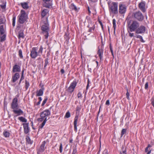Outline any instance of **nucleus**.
Returning a JSON list of instances; mask_svg holds the SVG:
<instances>
[{"label":"nucleus","mask_w":154,"mask_h":154,"mask_svg":"<svg viewBox=\"0 0 154 154\" xmlns=\"http://www.w3.org/2000/svg\"><path fill=\"white\" fill-rule=\"evenodd\" d=\"M28 18V14L24 10H21L20 14L18 16V22L19 24L18 25L17 28L21 29L24 28L25 26L22 24L27 21Z\"/></svg>","instance_id":"1"},{"label":"nucleus","mask_w":154,"mask_h":154,"mask_svg":"<svg viewBox=\"0 0 154 154\" xmlns=\"http://www.w3.org/2000/svg\"><path fill=\"white\" fill-rule=\"evenodd\" d=\"M50 114V111L48 109L45 110L40 113V118L38 119V121L39 122H43L39 126L40 128L42 129L45 125L47 120L49 119V118H47Z\"/></svg>","instance_id":"2"},{"label":"nucleus","mask_w":154,"mask_h":154,"mask_svg":"<svg viewBox=\"0 0 154 154\" xmlns=\"http://www.w3.org/2000/svg\"><path fill=\"white\" fill-rule=\"evenodd\" d=\"M46 21L45 22L42 23L41 30H42V33L44 35L45 38L47 39L49 36V25L47 18Z\"/></svg>","instance_id":"3"},{"label":"nucleus","mask_w":154,"mask_h":154,"mask_svg":"<svg viewBox=\"0 0 154 154\" xmlns=\"http://www.w3.org/2000/svg\"><path fill=\"white\" fill-rule=\"evenodd\" d=\"M109 10L110 14H117L118 13V3L112 2L109 3Z\"/></svg>","instance_id":"4"},{"label":"nucleus","mask_w":154,"mask_h":154,"mask_svg":"<svg viewBox=\"0 0 154 154\" xmlns=\"http://www.w3.org/2000/svg\"><path fill=\"white\" fill-rule=\"evenodd\" d=\"M139 26L140 23L138 22L136 20H133L129 24L128 29L131 32H136L137 28Z\"/></svg>","instance_id":"5"},{"label":"nucleus","mask_w":154,"mask_h":154,"mask_svg":"<svg viewBox=\"0 0 154 154\" xmlns=\"http://www.w3.org/2000/svg\"><path fill=\"white\" fill-rule=\"evenodd\" d=\"M133 17L135 19L141 21L144 19V17L140 11L135 12L133 14Z\"/></svg>","instance_id":"6"},{"label":"nucleus","mask_w":154,"mask_h":154,"mask_svg":"<svg viewBox=\"0 0 154 154\" xmlns=\"http://www.w3.org/2000/svg\"><path fill=\"white\" fill-rule=\"evenodd\" d=\"M38 48L33 47L30 51V56L33 59L35 58L38 56H41V54H38L37 52Z\"/></svg>","instance_id":"7"},{"label":"nucleus","mask_w":154,"mask_h":154,"mask_svg":"<svg viewBox=\"0 0 154 154\" xmlns=\"http://www.w3.org/2000/svg\"><path fill=\"white\" fill-rule=\"evenodd\" d=\"M11 108L13 110L18 108V99L17 97H15L13 99L11 103Z\"/></svg>","instance_id":"8"},{"label":"nucleus","mask_w":154,"mask_h":154,"mask_svg":"<svg viewBox=\"0 0 154 154\" xmlns=\"http://www.w3.org/2000/svg\"><path fill=\"white\" fill-rule=\"evenodd\" d=\"M127 7L124 4H120L119 5V12L121 14H124L126 12Z\"/></svg>","instance_id":"9"},{"label":"nucleus","mask_w":154,"mask_h":154,"mask_svg":"<svg viewBox=\"0 0 154 154\" xmlns=\"http://www.w3.org/2000/svg\"><path fill=\"white\" fill-rule=\"evenodd\" d=\"M46 142L44 141L42 142L39 149H38L37 153L38 154H43L46 147H45Z\"/></svg>","instance_id":"10"},{"label":"nucleus","mask_w":154,"mask_h":154,"mask_svg":"<svg viewBox=\"0 0 154 154\" xmlns=\"http://www.w3.org/2000/svg\"><path fill=\"white\" fill-rule=\"evenodd\" d=\"M76 85V82L75 81H73L69 87L68 88V94L69 93L71 94L73 92Z\"/></svg>","instance_id":"11"},{"label":"nucleus","mask_w":154,"mask_h":154,"mask_svg":"<svg viewBox=\"0 0 154 154\" xmlns=\"http://www.w3.org/2000/svg\"><path fill=\"white\" fill-rule=\"evenodd\" d=\"M145 31V27L143 25H141L140 26H139L138 28H137L135 32L137 34H142L144 33Z\"/></svg>","instance_id":"12"},{"label":"nucleus","mask_w":154,"mask_h":154,"mask_svg":"<svg viewBox=\"0 0 154 154\" xmlns=\"http://www.w3.org/2000/svg\"><path fill=\"white\" fill-rule=\"evenodd\" d=\"M138 6L142 12H146V3L145 2L142 1L139 4Z\"/></svg>","instance_id":"13"},{"label":"nucleus","mask_w":154,"mask_h":154,"mask_svg":"<svg viewBox=\"0 0 154 154\" xmlns=\"http://www.w3.org/2000/svg\"><path fill=\"white\" fill-rule=\"evenodd\" d=\"M51 1V0H43L44 2L43 6L48 8H50L52 5V4L50 2Z\"/></svg>","instance_id":"14"},{"label":"nucleus","mask_w":154,"mask_h":154,"mask_svg":"<svg viewBox=\"0 0 154 154\" xmlns=\"http://www.w3.org/2000/svg\"><path fill=\"white\" fill-rule=\"evenodd\" d=\"M13 112L14 114H17V116L22 115L23 113V111L20 109H14L13 110Z\"/></svg>","instance_id":"15"},{"label":"nucleus","mask_w":154,"mask_h":154,"mask_svg":"<svg viewBox=\"0 0 154 154\" xmlns=\"http://www.w3.org/2000/svg\"><path fill=\"white\" fill-rule=\"evenodd\" d=\"M20 75L18 73H15L12 76L11 81L13 83L15 82L19 78Z\"/></svg>","instance_id":"16"},{"label":"nucleus","mask_w":154,"mask_h":154,"mask_svg":"<svg viewBox=\"0 0 154 154\" xmlns=\"http://www.w3.org/2000/svg\"><path fill=\"white\" fill-rule=\"evenodd\" d=\"M45 88L42 86L41 88L36 92V96H42L43 94V92Z\"/></svg>","instance_id":"17"},{"label":"nucleus","mask_w":154,"mask_h":154,"mask_svg":"<svg viewBox=\"0 0 154 154\" xmlns=\"http://www.w3.org/2000/svg\"><path fill=\"white\" fill-rule=\"evenodd\" d=\"M29 3L27 2H21L20 4L24 9L26 10L29 8Z\"/></svg>","instance_id":"18"},{"label":"nucleus","mask_w":154,"mask_h":154,"mask_svg":"<svg viewBox=\"0 0 154 154\" xmlns=\"http://www.w3.org/2000/svg\"><path fill=\"white\" fill-rule=\"evenodd\" d=\"M21 70L20 67L17 64H15L13 67V72H20Z\"/></svg>","instance_id":"19"},{"label":"nucleus","mask_w":154,"mask_h":154,"mask_svg":"<svg viewBox=\"0 0 154 154\" xmlns=\"http://www.w3.org/2000/svg\"><path fill=\"white\" fill-rule=\"evenodd\" d=\"M69 8L71 9L74 10L76 12H78L79 9V8L77 7L73 3L70 5Z\"/></svg>","instance_id":"20"},{"label":"nucleus","mask_w":154,"mask_h":154,"mask_svg":"<svg viewBox=\"0 0 154 154\" xmlns=\"http://www.w3.org/2000/svg\"><path fill=\"white\" fill-rule=\"evenodd\" d=\"M23 128L24 129V132L25 134H27L29 132V125L28 123H23Z\"/></svg>","instance_id":"21"},{"label":"nucleus","mask_w":154,"mask_h":154,"mask_svg":"<svg viewBox=\"0 0 154 154\" xmlns=\"http://www.w3.org/2000/svg\"><path fill=\"white\" fill-rule=\"evenodd\" d=\"M49 10L47 9H45L42 10V17H44L48 14Z\"/></svg>","instance_id":"22"},{"label":"nucleus","mask_w":154,"mask_h":154,"mask_svg":"<svg viewBox=\"0 0 154 154\" xmlns=\"http://www.w3.org/2000/svg\"><path fill=\"white\" fill-rule=\"evenodd\" d=\"M152 147V146L150 144H148V146L146 148L145 152L147 153V154H150L151 152V150L150 149V147Z\"/></svg>","instance_id":"23"},{"label":"nucleus","mask_w":154,"mask_h":154,"mask_svg":"<svg viewBox=\"0 0 154 154\" xmlns=\"http://www.w3.org/2000/svg\"><path fill=\"white\" fill-rule=\"evenodd\" d=\"M78 116H76L75 118L74 121V127L75 130L76 131L77 130V122L78 121Z\"/></svg>","instance_id":"24"},{"label":"nucleus","mask_w":154,"mask_h":154,"mask_svg":"<svg viewBox=\"0 0 154 154\" xmlns=\"http://www.w3.org/2000/svg\"><path fill=\"white\" fill-rule=\"evenodd\" d=\"M103 51L102 50H100V49L98 50L97 52V54H98L101 60H102L103 57Z\"/></svg>","instance_id":"25"},{"label":"nucleus","mask_w":154,"mask_h":154,"mask_svg":"<svg viewBox=\"0 0 154 154\" xmlns=\"http://www.w3.org/2000/svg\"><path fill=\"white\" fill-rule=\"evenodd\" d=\"M6 35L4 34H1L0 36V41L1 42H3L5 41L6 39Z\"/></svg>","instance_id":"26"},{"label":"nucleus","mask_w":154,"mask_h":154,"mask_svg":"<svg viewBox=\"0 0 154 154\" xmlns=\"http://www.w3.org/2000/svg\"><path fill=\"white\" fill-rule=\"evenodd\" d=\"M24 38L23 31L22 30H20L19 32L18 38Z\"/></svg>","instance_id":"27"},{"label":"nucleus","mask_w":154,"mask_h":154,"mask_svg":"<svg viewBox=\"0 0 154 154\" xmlns=\"http://www.w3.org/2000/svg\"><path fill=\"white\" fill-rule=\"evenodd\" d=\"M18 119L20 121L23 122H27V119L24 118V117L20 116L18 118Z\"/></svg>","instance_id":"28"},{"label":"nucleus","mask_w":154,"mask_h":154,"mask_svg":"<svg viewBox=\"0 0 154 154\" xmlns=\"http://www.w3.org/2000/svg\"><path fill=\"white\" fill-rule=\"evenodd\" d=\"M5 31L3 28V26L1 25L0 26V34H4Z\"/></svg>","instance_id":"29"},{"label":"nucleus","mask_w":154,"mask_h":154,"mask_svg":"<svg viewBox=\"0 0 154 154\" xmlns=\"http://www.w3.org/2000/svg\"><path fill=\"white\" fill-rule=\"evenodd\" d=\"M90 25H88V27L90 28L88 30L89 32H92V30H94L95 28V26L94 25H93L91 27H90Z\"/></svg>","instance_id":"30"},{"label":"nucleus","mask_w":154,"mask_h":154,"mask_svg":"<svg viewBox=\"0 0 154 154\" xmlns=\"http://www.w3.org/2000/svg\"><path fill=\"white\" fill-rule=\"evenodd\" d=\"M3 134L4 136L6 137H8L10 136V133L7 131H4Z\"/></svg>","instance_id":"31"},{"label":"nucleus","mask_w":154,"mask_h":154,"mask_svg":"<svg viewBox=\"0 0 154 154\" xmlns=\"http://www.w3.org/2000/svg\"><path fill=\"white\" fill-rule=\"evenodd\" d=\"M43 48L42 46H40L39 50L37 52L38 54H41V55L42 54L43 52Z\"/></svg>","instance_id":"32"},{"label":"nucleus","mask_w":154,"mask_h":154,"mask_svg":"<svg viewBox=\"0 0 154 154\" xmlns=\"http://www.w3.org/2000/svg\"><path fill=\"white\" fill-rule=\"evenodd\" d=\"M113 27L114 29V31H115L116 26V20L115 19H113L112 20Z\"/></svg>","instance_id":"33"},{"label":"nucleus","mask_w":154,"mask_h":154,"mask_svg":"<svg viewBox=\"0 0 154 154\" xmlns=\"http://www.w3.org/2000/svg\"><path fill=\"white\" fill-rule=\"evenodd\" d=\"M16 19V17L15 16H14L12 18V25L14 26L15 25Z\"/></svg>","instance_id":"34"},{"label":"nucleus","mask_w":154,"mask_h":154,"mask_svg":"<svg viewBox=\"0 0 154 154\" xmlns=\"http://www.w3.org/2000/svg\"><path fill=\"white\" fill-rule=\"evenodd\" d=\"M29 86V82H27V81H25V88L26 90H27Z\"/></svg>","instance_id":"35"},{"label":"nucleus","mask_w":154,"mask_h":154,"mask_svg":"<svg viewBox=\"0 0 154 154\" xmlns=\"http://www.w3.org/2000/svg\"><path fill=\"white\" fill-rule=\"evenodd\" d=\"M126 129H123L121 131V136L122 137L123 135L126 133Z\"/></svg>","instance_id":"36"},{"label":"nucleus","mask_w":154,"mask_h":154,"mask_svg":"<svg viewBox=\"0 0 154 154\" xmlns=\"http://www.w3.org/2000/svg\"><path fill=\"white\" fill-rule=\"evenodd\" d=\"M6 2H4V3H3V4L1 5V8L3 9H5L6 8Z\"/></svg>","instance_id":"37"},{"label":"nucleus","mask_w":154,"mask_h":154,"mask_svg":"<svg viewBox=\"0 0 154 154\" xmlns=\"http://www.w3.org/2000/svg\"><path fill=\"white\" fill-rule=\"evenodd\" d=\"M22 53V52L21 50H20L19 51V55L20 57L21 58H22L23 57Z\"/></svg>","instance_id":"38"},{"label":"nucleus","mask_w":154,"mask_h":154,"mask_svg":"<svg viewBox=\"0 0 154 154\" xmlns=\"http://www.w3.org/2000/svg\"><path fill=\"white\" fill-rule=\"evenodd\" d=\"M128 32L129 33V35L130 37H132L134 36V33H131V32H130L128 29Z\"/></svg>","instance_id":"39"},{"label":"nucleus","mask_w":154,"mask_h":154,"mask_svg":"<svg viewBox=\"0 0 154 154\" xmlns=\"http://www.w3.org/2000/svg\"><path fill=\"white\" fill-rule=\"evenodd\" d=\"M26 141L28 143L31 144L32 143L31 142V140L29 137H27L26 138Z\"/></svg>","instance_id":"40"},{"label":"nucleus","mask_w":154,"mask_h":154,"mask_svg":"<svg viewBox=\"0 0 154 154\" xmlns=\"http://www.w3.org/2000/svg\"><path fill=\"white\" fill-rule=\"evenodd\" d=\"M48 60L47 59H46L45 60V65H44V67H46L47 65H48Z\"/></svg>","instance_id":"41"},{"label":"nucleus","mask_w":154,"mask_h":154,"mask_svg":"<svg viewBox=\"0 0 154 154\" xmlns=\"http://www.w3.org/2000/svg\"><path fill=\"white\" fill-rule=\"evenodd\" d=\"M127 93L126 94V96H127V98L129 100V93L128 92V89H127Z\"/></svg>","instance_id":"42"},{"label":"nucleus","mask_w":154,"mask_h":154,"mask_svg":"<svg viewBox=\"0 0 154 154\" xmlns=\"http://www.w3.org/2000/svg\"><path fill=\"white\" fill-rule=\"evenodd\" d=\"M47 98H45V99L43 101V102H42V106H43L46 103V101H47Z\"/></svg>","instance_id":"43"},{"label":"nucleus","mask_w":154,"mask_h":154,"mask_svg":"<svg viewBox=\"0 0 154 154\" xmlns=\"http://www.w3.org/2000/svg\"><path fill=\"white\" fill-rule=\"evenodd\" d=\"M5 20L2 18L0 19V24L4 23L5 22Z\"/></svg>","instance_id":"44"},{"label":"nucleus","mask_w":154,"mask_h":154,"mask_svg":"<svg viewBox=\"0 0 154 154\" xmlns=\"http://www.w3.org/2000/svg\"><path fill=\"white\" fill-rule=\"evenodd\" d=\"M151 104L154 106V98H152L151 99Z\"/></svg>","instance_id":"45"},{"label":"nucleus","mask_w":154,"mask_h":154,"mask_svg":"<svg viewBox=\"0 0 154 154\" xmlns=\"http://www.w3.org/2000/svg\"><path fill=\"white\" fill-rule=\"evenodd\" d=\"M82 96V94L80 92H79L77 94V96H78V98L81 97Z\"/></svg>","instance_id":"46"},{"label":"nucleus","mask_w":154,"mask_h":154,"mask_svg":"<svg viewBox=\"0 0 154 154\" xmlns=\"http://www.w3.org/2000/svg\"><path fill=\"white\" fill-rule=\"evenodd\" d=\"M110 104V101L109 100H106V105H107L108 106Z\"/></svg>","instance_id":"47"},{"label":"nucleus","mask_w":154,"mask_h":154,"mask_svg":"<svg viewBox=\"0 0 154 154\" xmlns=\"http://www.w3.org/2000/svg\"><path fill=\"white\" fill-rule=\"evenodd\" d=\"M60 152H61L62 151V144H60Z\"/></svg>","instance_id":"48"},{"label":"nucleus","mask_w":154,"mask_h":154,"mask_svg":"<svg viewBox=\"0 0 154 154\" xmlns=\"http://www.w3.org/2000/svg\"><path fill=\"white\" fill-rule=\"evenodd\" d=\"M148 83L146 82V83L145 84V89H147L148 88Z\"/></svg>","instance_id":"49"},{"label":"nucleus","mask_w":154,"mask_h":154,"mask_svg":"<svg viewBox=\"0 0 154 154\" xmlns=\"http://www.w3.org/2000/svg\"><path fill=\"white\" fill-rule=\"evenodd\" d=\"M123 148H122V149L123 150L122 152H123L124 154H126V150L125 149H124V150H123Z\"/></svg>","instance_id":"50"},{"label":"nucleus","mask_w":154,"mask_h":154,"mask_svg":"<svg viewBox=\"0 0 154 154\" xmlns=\"http://www.w3.org/2000/svg\"><path fill=\"white\" fill-rule=\"evenodd\" d=\"M135 37L137 38H140V39L141 38V37H142V36L140 35H137Z\"/></svg>","instance_id":"51"},{"label":"nucleus","mask_w":154,"mask_h":154,"mask_svg":"<svg viewBox=\"0 0 154 154\" xmlns=\"http://www.w3.org/2000/svg\"><path fill=\"white\" fill-rule=\"evenodd\" d=\"M110 50L112 54V56H113V50H112V48H111L110 47Z\"/></svg>","instance_id":"52"},{"label":"nucleus","mask_w":154,"mask_h":154,"mask_svg":"<svg viewBox=\"0 0 154 154\" xmlns=\"http://www.w3.org/2000/svg\"><path fill=\"white\" fill-rule=\"evenodd\" d=\"M24 79V77L23 76V75H21V77L20 79H21V80H23Z\"/></svg>","instance_id":"53"},{"label":"nucleus","mask_w":154,"mask_h":154,"mask_svg":"<svg viewBox=\"0 0 154 154\" xmlns=\"http://www.w3.org/2000/svg\"><path fill=\"white\" fill-rule=\"evenodd\" d=\"M140 41L143 42H145L143 40V38L142 37H141V38H140Z\"/></svg>","instance_id":"54"},{"label":"nucleus","mask_w":154,"mask_h":154,"mask_svg":"<svg viewBox=\"0 0 154 154\" xmlns=\"http://www.w3.org/2000/svg\"><path fill=\"white\" fill-rule=\"evenodd\" d=\"M73 141V140L72 138H70L69 139V142L70 143H72Z\"/></svg>","instance_id":"55"},{"label":"nucleus","mask_w":154,"mask_h":154,"mask_svg":"<svg viewBox=\"0 0 154 154\" xmlns=\"http://www.w3.org/2000/svg\"><path fill=\"white\" fill-rule=\"evenodd\" d=\"M62 73H63L64 72V71L63 69H61L60 71Z\"/></svg>","instance_id":"56"},{"label":"nucleus","mask_w":154,"mask_h":154,"mask_svg":"<svg viewBox=\"0 0 154 154\" xmlns=\"http://www.w3.org/2000/svg\"><path fill=\"white\" fill-rule=\"evenodd\" d=\"M100 25L101 26L102 28L103 29V26L102 23L101 22H100Z\"/></svg>","instance_id":"57"},{"label":"nucleus","mask_w":154,"mask_h":154,"mask_svg":"<svg viewBox=\"0 0 154 154\" xmlns=\"http://www.w3.org/2000/svg\"><path fill=\"white\" fill-rule=\"evenodd\" d=\"M38 99L40 102H41L42 100V98L41 97H39Z\"/></svg>","instance_id":"58"},{"label":"nucleus","mask_w":154,"mask_h":154,"mask_svg":"<svg viewBox=\"0 0 154 154\" xmlns=\"http://www.w3.org/2000/svg\"><path fill=\"white\" fill-rule=\"evenodd\" d=\"M65 117L66 118H67V112H66Z\"/></svg>","instance_id":"59"},{"label":"nucleus","mask_w":154,"mask_h":154,"mask_svg":"<svg viewBox=\"0 0 154 154\" xmlns=\"http://www.w3.org/2000/svg\"><path fill=\"white\" fill-rule=\"evenodd\" d=\"M89 1H91L92 2H96L97 0H88Z\"/></svg>","instance_id":"60"},{"label":"nucleus","mask_w":154,"mask_h":154,"mask_svg":"<svg viewBox=\"0 0 154 154\" xmlns=\"http://www.w3.org/2000/svg\"><path fill=\"white\" fill-rule=\"evenodd\" d=\"M88 86H89V81H88V84H87V87H86V89H87L88 88Z\"/></svg>","instance_id":"61"},{"label":"nucleus","mask_w":154,"mask_h":154,"mask_svg":"<svg viewBox=\"0 0 154 154\" xmlns=\"http://www.w3.org/2000/svg\"><path fill=\"white\" fill-rule=\"evenodd\" d=\"M88 12L89 13V14H90L91 12V11L90 10V9H89V7H88Z\"/></svg>","instance_id":"62"},{"label":"nucleus","mask_w":154,"mask_h":154,"mask_svg":"<svg viewBox=\"0 0 154 154\" xmlns=\"http://www.w3.org/2000/svg\"><path fill=\"white\" fill-rule=\"evenodd\" d=\"M70 114L69 112H68V118H69L70 117Z\"/></svg>","instance_id":"63"},{"label":"nucleus","mask_w":154,"mask_h":154,"mask_svg":"<svg viewBox=\"0 0 154 154\" xmlns=\"http://www.w3.org/2000/svg\"><path fill=\"white\" fill-rule=\"evenodd\" d=\"M40 102H40L39 101H38L37 103V105H39V104H40Z\"/></svg>","instance_id":"64"}]
</instances>
